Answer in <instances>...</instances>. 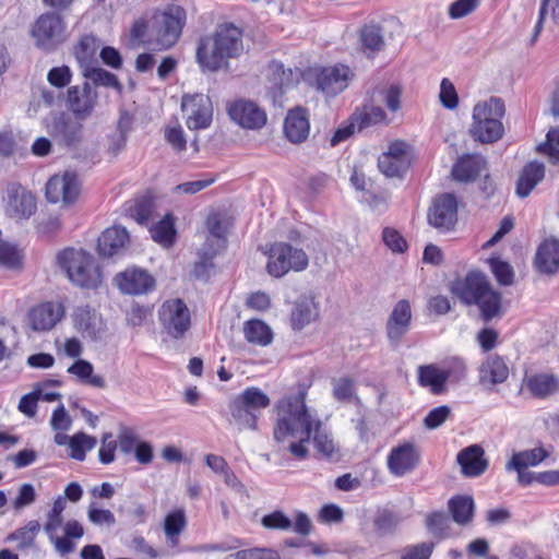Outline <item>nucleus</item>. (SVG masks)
<instances>
[{
	"instance_id": "obj_1",
	"label": "nucleus",
	"mask_w": 559,
	"mask_h": 559,
	"mask_svg": "<svg viewBox=\"0 0 559 559\" xmlns=\"http://www.w3.org/2000/svg\"><path fill=\"white\" fill-rule=\"evenodd\" d=\"M276 409L274 440L278 443L289 442L288 451L293 456L306 459L309 455L307 443L312 439L321 459L332 462L341 459L340 448L334 442L332 433L323 426L321 419L309 413L305 392L281 400Z\"/></svg>"
},
{
	"instance_id": "obj_2",
	"label": "nucleus",
	"mask_w": 559,
	"mask_h": 559,
	"mask_svg": "<svg viewBox=\"0 0 559 559\" xmlns=\"http://www.w3.org/2000/svg\"><path fill=\"white\" fill-rule=\"evenodd\" d=\"M448 288L462 305L477 307L486 322L503 313L502 294L493 288L488 276L479 269H472L464 276H455Z\"/></svg>"
},
{
	"instance_id": "obj_3",
	"label": "nucleus",
	"mask_w": 559,
	"mask_h": 559,
	"mask_svg": "<svg viewBox=\"0 0 559 559\" xmlns=\"http://www.w3.org/2000/svg\"><path fill=\"white\" fill-rule=\"evenodd\" d=\"M243 52L242 32L234 24L219 25L216 31L200 38L195 51L202 72L228 69L229 60Z\"/></svg>"
},
{
	"instance_id": "obj_4",
	"label": "nucleus",
	"mask_w": 559,
	"mask_h": 559,
	"mask_svg": "<svg viewBox=\"0 0 559 559\" xmlns=\"http://www.w3.org/2000/svg\"><path fill=\"white\" fill-rule=\"evenodd\" d=\"M187 21L186 10L177 4H167L150 20L147 45L157 50L171 48L179 40Z\"/></svg>"
},
{
	"instance_id": "obj_5",
	"label": "nucleus",
	"mask_w": 559,
	"mask_h": 559,
	"mask_svg": "<svg viewBox=\"0 0 559 559\" xmlns=\"http://www.w3.org/2000/svg\"><path fill=\"white\" fill-rule=\"evenodd\" d=\"M504 114V103L497 97H491L475 105L469 130L472 138L483 144L495 143L502 139L504 134L502 123Z\"/></svg>"
},
{
	"instance_id": "obj_6",
	"label": "nucleus",
	"mask_w": 559,
	"mask_h": 559,
	"mask_svg": "<svg viewBox=\"0 0 559 559\" xmlns=\"http://www.w3.org/2000/svg\"><path fill=\"white\" fill-rule=\"evenodd\" d=\"M57 261L68 278L82 288H96L102 281L93 255L83 250L64 249L58 254Z\"/></svg>"
},
{
	"instance_id": "obj_7",
	"label": "nucleus",
	"mask_w": 559,
	"mask_h": 559,
	"mask_svg": "<svg viewBox=\"0 0 559 559\" xmlns=\"http://www.w3.org/2000/svg\"><path fill=\"white\" fill-rule=\"evenodd\" d=\"M269 405V396L259 388L250 386L230 402L229 411L239 429L255 430L261 411Z\"/></svg>"
},
{
	"instance_id": "obj_8",
	"label": "nucleus",
	"mask_w": 559,
	"mask_h": 559,
	"mask_svg": "<svg viewBox=\"0 0 559 559\" xmlns=\"http://www.w3.org/2000/svg\"><path fill=\"white\" fill-rule=\"evenodd\" d=\"M466 366L460 358H454L448 368H439L436 364L420 365L417 368V383L427 388L435 395L447 390V382L451 378L460 380L465 377Z\"/></svg>"
},
{
	"instance_id": "obj_9",
	"label": "nucleus",
	"mask_w": 559,
	"mask_h": 559,
	"mask_svg": "<svg viewBox=\"0 0 559 559\" xmlns=\"http://www.w3.org/2000/svg\"><path fill=\"white\" fill-rule=\"evenodd\" d=\"M45 127L55 143L67 150L76 148L83 140V124L66 112H51Z\"/></svg>"
},
{
	"instance_id": "obj_10",
	"label": "nucleus",
	"mask_w": 559,
	"mask_h": 559,
	"mask_svg": "<svg viewBox=\"0 0 559 559\" xmlns=\"http://www.w3.org/2000/svg\"><path fill=\"white\" fill-rule=\"evenodd\" d=\"M308 265V257L301 249L286 242H276L270 249L267 272L275 277L285 275L289 270L302 271Z\"/></svg>"
},
{
	"instance_id": "obj_11",
	"label": "nucleus",
	"mask_w": 559,
	"mask_h": 559,
	"mask_svg": "<svg viewBox=\"0 0 559 559\" xmlns=\"http://www.w3.org/2000/svg\"><path fill=\"white\" fill-rule=\"evenodd\" d=\"M158 317L163 329L173 338H181L191 326L190 311L183 300H166L159 311Z\"/></svg>"
},
{
	"instance_id": "obj_12",
	"label": "nucleus",
	"mask_w": 559,
	"mask_h": 559,
	"mask_svg": "<svg viewBox=\"0 0 559 559\" xmlns=\"http://www.w3.org/2000/svg\"><path fill=\"white\" fill-rule=\"evenodd\" d=\"M181 108L187 118V127L190 130H200L210 127L213 116V106L207 95H185L181 100Z\"/></svg>"
},
{
	"instance_id": "obj_13",
	"label": "nucleus",
	"mask_w": 559,
	"mask_h": 559,
	"mask_svg": "<svg viewBox=\"0 0 559 559\" xmlns=\"http://www.w3.org/2000/svg\"><path fill=\"white\" fill-rule=\"evenodd\" d=\"M37 209L35 195L21 185L13 183L7 189L4 211L15 221L28 219Z\"/></svg>"
},
{
	"instance_id": "obj_14",
	"label": "nucleus",
	"mask_w": 559,
	"mask_h": 559,
	"mask_svg": "<svg viewBox=\"0 0 559 559\" xmlns=\"http://www.w3.org/2000/svg\"><path fill=\"white\" fill-rule=\"evenodd\" d=\"M230 119L243 129L259 130L267 121L266 112L254 102L237 99L227 107Z\"/></svg>"
},
{
	"instance_id": "obj_15",
	"label": "nucleus",
	"mask_w": 559,
	"mask_h": 559,
	"mask_svg": "<svg viewBox=\"0 0 559 559\" xmlns=\"http://www.w3.org/2000/svg\"><path fill=\"white\" fill-rule=\"evenodd\" d=\"M79 193L80 182L74 173L55 175L46 183V199L50 203L62 202L64 205H70L78 199Z\"/></svg>"
},
{
	"instance_id": "obj_16",
	"label": "nucleus",
	"mask_w": 559,
	"mask_h": 559,
	"mask_svg": "<svg viewBox=\"0 0 559 559\" xmlns=\"http://www.w3.org/2000/svg\"><path fill=\"white\" fill-rule=\"evenodd\" d=\"M63 29V20L59 14L46 13L37 19L32 28V35L37 46L50 50L62 40Z\"/></svg>"
},
{
	"instance_id": "obj_17",
	"label": "nucleus",
	"mask_w": 559,
	"mask_h": 559,
	"mask_svg": "<svg viewBox=\"0 0 559 559\" xmlns=\"http://www.w3.org/2000/svg\"><path fill=\"white\" fill-rule=\"evenodd\" d=\"M98 102V94L88 81L82 85H73L68 88L67 106L80 120L87 119L94 111Z\"/></svg>"
},
{
	"instance_id": "obj_18",
	"label": "nucleus",
	"mask_w": 559,
	"mask_h": 559,
	"mask_svg": "<svg viewBox=\"0 0 559 559\" xmlns=\"http://www.w3.org/2000/svg\"><path fill=\"white\" fill-rule=\"evenodd\" d=\"M428 222L440 230L452 229L457 222V200L452 193L438 195L428 211Z\"/></svg>"
},
{
	"instance_id": "obj_19",
	"label": "nucleus",
	"mask_w": 559,
	"mask_h": 559,
	"mask_svg": "<svg viewBox=\"0 0 559 559\" xmlns=\"http://www.w3.org/2000/svg\"><path fill=\"white\" fill-rule=\"evenodd\" d=\"M115 284L127 295H143L155 288L156 281L146 270L138 266L128 267L116 274Z\"/></svg>"
},
{
	"instance_id": "obj_20",
	"label": "nucleus",
	"mask_w": 559,
	"mask_h": 559,
	"mask_svg": "<svg viewBox=\"0 0 559 559\" xmlns=\"http://www.w3.org/2000/svg\"><path fill=\"white\" fill-rule=\"evenodd\" d=\"M420 461V452L413 442H404L392 448L386 464L392 474L404 476L413 472Z\"/></svg>"
},
{
	"instance_id": "obj_21",
	"label": "nucleus",
	"mask_w": 559,
	"mask_h": 559,
	"mask_svg": "<svg viewBox=\"0 0 559 559\" xmlns=\"http://www.w3.org/2000/svg\"><path fill=\"white\" fill-rule=\"evenodd\" d=\"M413 147L402 140L391 142L386 150V178L402 179L411 168Z\"/></svg>"
},
{
	"instance_id": "obj_22",
	"label": "nucleus",
	"mask_w": 559,
	"mask_h": 559,
	"mask_svg": "<svg viewBox=\"0 0 559 559\" xmlns=\"http://www.w3.org/2000/svg\"><path fill=\"white\" fill-rule=\"evenodd\" d=\"M353 75L345 64L323 68L317 76V85L326 96H336L348 86Z\"/></svg>"
},
{
	"instance_id": "obj_23",
	"label": "nucleus",
	"mask_w": 559,
	"mask_h": 559,
	"mask_svg": "<svg viewBox=\"0 0 559 559\" xmlns=\"http://www.w3.org/2000/svg\"><path fill=\"white\" fill-rule=\"evenodd\" d=\"M73 324L84 338L92 341L99 340L106 331L100 314L90 306H81L74 310Z\"/></svg>"
},
{
	"instance_id": "obj_24",
	"label": "nucleus",
	"mask_w": 559,
	"mask_h": 559,
	"mask_svg": "<svg viewBox=\"0 0 559 559\" xmlns=\"http://www.w3.org/2000/svg\"><path fill=\"white\" fill-rule=\"evenodd\" d=\"M461 474L467 478L481 476L489 466L485 450L479 444H472L462 449L456 455Z\"/></svg>"
},
{
	"instance_id": "obj_25",
	"label": "nucleus",
	"mask_w": 559,
	"mask_h": 559,
	"mask_svg": "<svg viewBox=\"0 0 559 559\" xmlns=\"http://www.w3.org/2000/svg\"><path fill=\"white\" fill-rule=\"evenodd\" d=\"M412 324V308L406 299L400 300L386 320V336L394 345L406 335Z\"/></svg>"
},
{
	"instance_id": "obj_26",
	"label": "nucleus",
	"mask_w": 559,
	"mask_h": 559,
	"mask_svg": "<svg viewBox=\"0 0 559 559\" xmlns=\"http://www.w3.org/2000/svg\"><path fill=\"white\" fill-rule=\"evenodd\" d=\"M487 162L480 154H464L453 164L451 175L460 182L475 181L486 169Z\"/></svg>"
},
{
	"instance_id": "obj_27",
	"label": "nucleus",
	"mask_w": 559,
	"mask_h": 559,
	"mask_svg": "<svg viewBox=\"0 0 559 559\" xmlns=\"http://www.w3.org/2000/svg\"><path fill=\"white\" fill-rule=\"evenodd\" d=\"M310 123L305 108L297 107L288 111L284 121V133L289 142L299 144L308 139Z\"/></svg>"
},
{
	"instance_id": "obj_28",
	"label": "nucleus",
	"mask_w": 559,
	"mask_h": 559,
	"mask_svg": "<svg viewBox=\"0 0 559 559\" xmlns=\"http://www.w3.org/2000/svg\"><path fill=\"white\" fill-rule=\"evenodd\" d=\"M62 316L63 308L60 304L44 302L29 311L28 319L34 331H48Z\"/></svg>"
},
{
	"instance_id": "obj_29",
	"label": "nucleus",
	"mask_w": 559,
	"mask_h": 559,
	"mask_svg": "<svg viewBox=\"0 0 559 559\" xmlns=\"http://www.w3.org/2000/svg\"><path fill=\"white\" fill-rule=\"evenodd\" d=\"M129 242V233L124 227L114 226L107 228L98 237L97 251L104 258L120 254Z\"/></svg>"
},
{
	"instance_id": "obj_30",
	"label": "nucleus",
	"mask_w": 559,
	"mask_h": 559,
	"mask_svg": "<svg viewBox=\"0 0 559 559\" xmlns=\"http://www.w3.org/2000/svg\"><path fill=\"white\" fill-rule=\"evenodd\" d=\"M534 264L540 273H557L559 271V239H545L537 248Z\"/></svg>"
},
{
	"instance_id": "obj_31",
	"label": "nucleus",
	"mask_w": 559,
	"mask_h": 559,
	"mask_svg": "<svg viewBox=\"0 0 559 559\" xmlns=\"http://www.w3.org/2000/svg\"><path fill=\"white\" fill-rule=\"evenodd\" d=\"M526 390L536 399H547L559 391V378L554 373L538 372L523 380Z\"/></svg>"
},
{
	"instance_id": "obj_32",
	"label": "nucleus",
	"mask_w": 559,
	"mask_h": 559,
	"mask_svg": "<svg viewBox=\"0 0 559 559\" xmlns=\"http://www.w3.org/2000/svg\"><path fill=\"white\" fill-rule=\"evenodd\" d=\"M509 377V367L499 355H490L479 368V381L483 384L503 383Z\"/></svg>"
},
{
	"instance_id": "obj_33",
	"label": "nucleus",
	"mask_w": 559,
	"mask_h": 559,
	"mask_svg": "<svg viewBox=\"0 0 559 559\" xmlns=\"http://www.w3.org/2000/svg\"><path fill=\"white\" fill-rule=\"evenodd\" d=\"M544 177V164L536 160L527 163L520 173L516 182V194L520 198H526Z\"/></svg>"
},
{
	"instance_id": "obj_34",
	"label": "nucleus",
	"mask_w": 559,
	"mask_h": 559,
	"mask_svg": "<svg viewBox=\"0 0 559 559\" xmlns=\"http://www.w3.org/2000/svg\"><path fill=\"white\" fill-rule=\"evenodd\" d=\"M448 510L456 524L468 525L474 519V499L469 495H455L449 499Z\"/></svg>"
},
{
	"instance_id": "obj_35",
	"label": "nucleus",
	"mask_w": 559,
	"mask_h": 559,
	"mask_svg": "<svg viewBox=\"0 0 559 559\" xmlns=\"http://www.w3.org/2000/svg\"><path fill=\"white\" fill-rule=\"evenodd\" d=\"M318 317L317 305L311 297H301L295 304L290 314V323L294 330L300 331Z\"/></svg>"
},
{
	"instance_id": "obj_36",
	"label": "nucleus",
	"mask_w": 559,
	"mask_h": 559,
	"mask_svg": "<svg viewBox=\"0 0 559 559\" xmlns=\"http://www.w3.org/2000/svg\"><path fill=\"white\" fill-rule=\"evenodd\" d=\"M549 456L548 451L543 447L524 450L514 453L506 465L508 471L523 469L530 466H537Z\"/></svg>"
},
{
	"instance_id": "obj_37",
	"label": "nucleus",
	"mask_w": 559,
	"mask_h": 559,
	"mask_svg": "<svg viewBox=\"0 0 559 559\" xmlns=\"http://www.w3.org/2000/svg\"><path fill=\"white\" fill-rule=\"evenodd\" d=\"M245 337L249 343L266 346L272 342L271 329L261 320L252 319L245 323Z\"/></svg>"
},
{
	"instance_id": "obj_38",
	"label": "nucleus",
	"mask_w": 559,
	"mask_h": 559,
	"mask_svg": "<svg viewBox=\"0 0 559 559\" xmlns=\"http://www.w3.org/2000/svg\"><path fill=\"white\" fill-rule=\"evenodd\" d=\"M150 231L153 240L165 248L171 247L175 242V223L171 215L169 214H167L162 221L155 224Z\"/></svg>"
},
{
	"instance_id": "obj_39",
	"label": "nucleus",
	"mask_w": 559,
	"mask_h": 559,
	"mask_svg": "<svg viewBox=\"0 0 559 559\" xmlns=\"http://www.w3.org/2000/svg\"><path fill=\"white\" fill-rule=\"evenodd\" d=\"M83 76L91 80L94 85L112 87L119 93L123 90V86L117 75L102 68L85 67L83 70Z\"/></svg>"
},
{
	"instance_id": "obj_40",
	"label": "nucleus",
	"mask_w": 559,
	"mask_h": 559,
	"mask_svg": "<svg viewBox=\"0 0 559 559\" xmlns=\"http://www.w3.org/2000/svg\"><path fill=\"white\" fill-rule=\"evenodd\" d=\"M40 531V524L36 520L29 521L25 526L17 528L7 536L8 542L17 540V549L24 550L32 547L36 535Z\"/></svg>"
},
{
	"instance_id": "obj_41",
	"label": "nucleus",
	"mask_w": 559,
	"mask_h": 559,
	"mask_svg": "<svg viewBox=\"0 0 559 559\" xmlns=\"http://www.w3.org/2000/svg\"><path fill=\"white\" fill-rule=\"evenodd\" d=\"M550 13L552 21L559 25V0H542L538 20L534 26L530 44L534 45L540 35L546 15Z\"/></svg>"
},
{
	"instance_id": "obj_42",
	"label": "nucleus",
	"mask_w": 559,
	"mask_h": 559,
	"mask_svg": "<svg viewBox=\"0 0 559 559\" xmlns=\"http://www.w3.org/2000/svg\"><path fill=\"white\" fill-rule=\"evenodd\" d=\"M99 47L98 39L93 35L83 36L74 48V56L81 67H88Z\"/></svg>"
},
{
	"instance_id": "obj_43",
	"label": "nucleus",
	"mask_w": 559,
	"mask_h": 559,
	"mask_svg": "<svg viewBox=\"0 0 559 559\" xmlns=\"http://www.w3.org/2000/svg\"><path fill=\"white\" fill-rule=\"evenodd\" d=\"M353 121L357 124V130L362 131L371 126L381 122L384 119V111L381 107L365 106L359 112L352 115Z\"/></svg>"
},
{
	"instance_id": "obj_44",
	"label": "nucleus",
	"mask_w": 559,
	"mask_h": 559,
	"mask_svg": "<svg viewBox=\"0 0 559 559\" xmlns=\"http://www.w3.org/2000/svg\"><path fill=\"white\" fill-rule=\"evenodd\" d=\"M186 514L183 510H176L166 515L164 521V531L171 544L178 543V536L186 527Z\"/></svg>"
},
{
	"instance_id": "obj_45",
	"label": "nucleus",
	"mask_w": 559,
	"mask_h": 559,
	"mask_svg": "<svg viewBox=\"0 0 559 559\" xmlns=\"http://www.w3.org/2000/svg\"><path fill=\"white\" fill-rule=\"evenodd\" d=\"M490 271L500 285L509 286L514 282L513 267L499 257H491L487 260Z\"/></svg>"
},
{
	"instance_id": "obj_46",
	"label": "nucleus",
	"mask_w": 559,
	"mask_h": 559,
	"mask_svg": "<svg viewBox=\"0 0 559 559\" xmlns=\"http://www.w3.org/2000/svg\"><path fill=\"white\" fill-rule=\"evenodd\" d=\"M71 457L76 461L85 460V451L92 450L96 445V438L79 432L70 439Z\"/></svg>"
},
{
	"instance_id": "obj_47",
	"label": "nucleus",
	"mask_w": 559,
	"mask_h": 559,
	"mask_svg": "<svg viewBox=\"0 0 559 559\" xmlns=\"http://www.w3.org/2000/svg\"><path fill=\"white\" fill-rule=\"evenodd\" d=\"M66 509V499L59 496L52 504L51 510L47 514V522L44 525V531L48 537H52V534L61 526L63 522L62 512Z\"/></svg>"
},
{
	"instance_id": "obj_48",
	"label": "nucleus",
	"mask_w": 559,
	"mask_h": 559,
	"mask_svg": "<svg viewBox=\"0 0 559 559\" xmlns=\"http://www.w3.org/2000/svg\"><path fill=\"white\" fill-rule=\"evenodd\" d=\"M360 41L364 50L370 53L379 50L382 44L381 27L376 25H366L360 32Z\"/></svg>"
},
{
	"instance_id": "obj_49",
	"label": "nucleus",
	"mask_w": 559,
	"mask_h": 559,
	"mask_svg": "<svg viewBox=\"0 0 559 559\" xmlns=\"http://www.w3.org/2000/svg\"><path fill=\"white\" fill-rule=\"evenodd\" d=\"M154 207V201L151 197L139 198L131 207V216L141 225H147Z\"/></svg>"
},
{
	"instance_id": "obj_50",
	"label": "nucleus",
	"mask_w": 559,
	"mask_h": 559,
	"mask_svg": "<svg viewBox=\"0 0 559 559\" xmlns=\"http://www.w3.org/2000/svg\"><path fill=\"white\" fill-rule=\"evenodd\" d=\"M0 265L7 269L21 267L22 255L15 245L0 241Z\"/></svg>"
},
{
	"instance_id": "obj_51",
	"label": "nucleus",
	"mask_w": 559,
	"mask_h": 559,
	"mask_svg": "<svg viewBox=\"0 0 559 559\" xmlns=\"http://www.w3.org/2000/svg\"><path fill=\"white\" fill-rule=\"evenodd\" d=\"M426 526L433 535L444 537L450 528L449 518L442 511H433L427 515Z\"/></svg>"
},
{
	"instance_id": "obj_52",
	"label": "nucleus",
	"mask_w": 559,
	"mask_h": 559,
	"mask_svg": "<svg viewBox=\"0 0 559 559\" xmlns=\"http://www.w3.org/2000/svg\"><path fill=\"white\" fill-rule=\"evenodd\" d=\"M261 524L267 530L288 531L293 527V521L281 510L265 514L261 519Z\"/></svg>"
},
{
	"instance_id": "obj_53",
	"label": "nucleus",
	"mask_w": 559,
	"mask_h": 559,
	"mask_svg": "<svg viewBox=\"0 0 559 559\" xmlns=\"http://www.w3.org/2000/svg\"><path fill=\"white\" fill-rule=\"evenodd\" d=\"M333 384V396L340 402H350L354 397L355 389L354 381L347 377L334 379ZM357 396H355L356 399Z\"/></svg>"
},
{
	"instance_id": "obj_54",
	"label": "nucleus",
	"mask_w": 559,
	"mask_h": 559,
	"mask_svg": "<svg viewBox=\"0 0 559 559\" xmlns=\"http://www.w3.org/2000/svg\"><path fill=\"white\" fill-rule=\"evenodd\" d=\"M439 99L443 107L454 109L459 105V96L453 83L444 78L440 84Z\"/></svg>"
},
{
	"instance_id": "obj_55",
	"label": "nucleus",
	"mask_w": 559,
	"mask_h": 559,
	"mask_svg": "<svg viewBox=\"0 0 559 559\" xmlns=\"http://www.w3.org/2000/svg\"><path fill=\"white\" fill-rule=\"evenodd\" d=\"M479 5V0H456L449 7V16L459 20L473 13Z\"/></svg>"
},
{
	"instance_id": "obj_56",
	"label": "nucleus",
	"mask_w": 559,
	"mask_h": 559,
	"mask_svg": "<svg viewBox=\"0 0 559 559\" xmlns=\"http://www.w3.org/2000/svg\"><path fill=\"white\" fill-rule=\"evenodd\" d=\"M349 181L353 187L357 190L365 191L372 197L374 203L378 202L377 195L373 194L372 187L373 181L370 178H367L365 173L358 166L353 167V171L349 178Z\"/></svg>"
},
{
	"instance_id": "obj_57",
	"label": "nucleus",
	"mask_w": 559,
	"mask_h": 559,
	"mask_svg": "<svg viewBox=\"0 0 559 559\" xmlns=\"http://www.w3.org/2000/svg\"><path fill=\"white\" fill-rule=\"evenodd\" d=\"M72 72L68 66L55 67L47 74L48 82L58 88L66 87L70 84Z\"/></svg>"
},
{
	"instance_id": "obj_58",
	"label": "nucleus",
	"mask_w": 559,
	"mask_h": 559,
	"mask_svg": "<svg viewBox=\"0 0 559 559\" xmlns=\"http://www.w3.org/2000/svg\"><path fill=\"white\" fill-rule=\"evenodd\" d=\"M435 545L432 543H419L404 549L400 559H430Z\"/></svg>"
},
{
	"instance_id": "obj_59",
	"label": "nucleus",
	"mask_w": 559,
	"mask_h": 559,
	"mask_svg": "<svg viewBox=\"0 0 559 559\" xmlns=\"http://www.w3.org/2000/svg\"><path fill=\"white\" fill-rule=\"evenodd\" d=\"M450 414L451 409L449 406H438L427 414L424 419V424L428 429H436L449 418Z\"/></svg>"
},
{
	"instance_id": "obj_60",
	"label": "nucleus",
	"mask_w": 559,
	"mask_h": 559,
	"mask_svg": "<svg viewBox=\"0 0 559 559\" xmlns=\"http://www.w3.org/2000/svg\"><path fill=\"white\" fill-rule=\"evenodd\" d=\"M40 396V388H34L33 392L23 395L19 403V411L27 417H34L37 412V402Z\"/></svg>"
},
{
	"instance_id": "obj_61",
	"label": "nucleus",
	"mask_w": 559,
	"mask_h": 559,
	"mask_svg": "<svg viewBox=\"0 0 559 559\" xmlns=\"http://www.w3.org/2000/svg\"><path fill=\"white\" fill-rule=\"evenodd\" d=\"M206 228L209 230V236L216 238L218 243L227 242L226 227L224 226L219 214H211L207 216Z\"/></svg>"
},
{
	"instance_id": "obj_62",
	"label": "nucleus",
	"mask_w": 559,
	"mask_h": 559,
	"mask_svg": "<svg viewBox=\"0 0 559 559\" xmlns=\"http://www.w3.org/2000/svg\"><path fill=\"white\" fill-rule=\"evenodd\" d=\"M476 340L483 352L487 353L497 346L499 334L495 329L484 328L477 333Z\"/></svg>"
},
{
	"instance_id": "obj_63",
	"label": "nucleus",
	"mask_w": 559,
	"mask_h": 559,
	"mask_svg": "<svg viewBox=\"0 0 559 559\" xmlns=\"http://www.w3.org/2000/svg\"><path fill=\"white\" fill-rule=\"evenodd\" d=\"M117 449V441L112 440L111 433L104 435L102 445L98 452L99 461L103 464H110L115 460V451Z\"/></svg>"
},
{
	"instance_id": "obj_64",
	"label": "nucleus",
	"mask_w": 559,
	"mask_h": 559,
	"mask_svg": "<svg viewBox=\"0 0 559 559\" xmlns=\"http://www.w3.org/2000/svg\"><path fill=\"white\" fill-rule=\"evenodd\" d=\"M72 424L71 417L67 413L63 405L57 407L51 416L50 425L51 428L56 431H66L70 429Z\"/></svg>"
}]
</instances>
